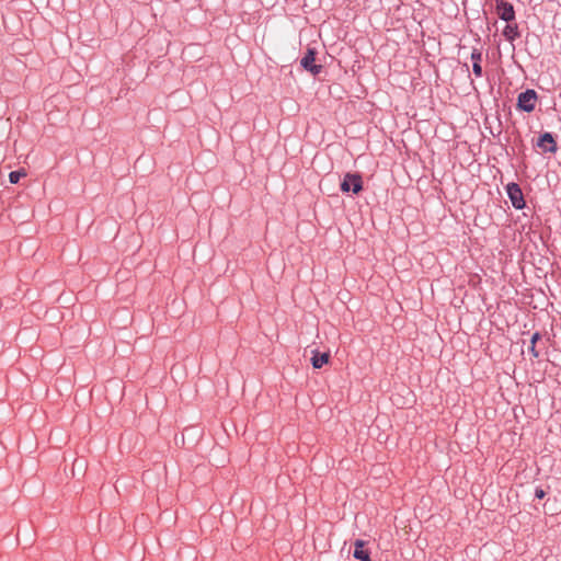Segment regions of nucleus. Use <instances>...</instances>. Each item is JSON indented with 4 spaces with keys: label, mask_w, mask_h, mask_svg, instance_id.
<instances>
[{
    "label": "nucleus",
    "mask_w": 561,
    "mask_h": 561,
    "mask_svg": "<svg viewBox=\"0 0 561 561\" xmlns=\"http://www.w3.org/2000/svg\"><path fill=\"white\" fill-rule=\"evenodd\" d=\"M363 176L360 173L347 172L341 182L340 188L343 193L352 192L354 195H358L364 188Z\"/></svg>",
    "instance_id": "obj_1"
},
{
    "label": "nucleus",
    "mask_w": 561,
    "mask_h": 561,
    "mask_svg": "<svg viewBox=\"0 0 561 561\" xmlns=\"http://www.w3.org/2000/svg\"><path fill=\"white\" fill-rule=\"evenodd\" d=\"M538 102V94L534 89H527L517 96L516 108L520 112L531 113Z\"/></svg>",
    "instance_id": "obj_2"
},
{
    "label": "nucleus",
    "mask_w": 561,
    "mask_h": 561,
    "mask_svg": "<svg viewBox=\"0 0 561 561\" xmlns=\"http://www.w3.org/2000/svg\"><path fill=\"white\" fill-rule=\"evenodd\" d=\"M506 192L514 208L520 210L526 207V201L519 184L515 182L508 183L506 185Z\"/></svg>",
    "instance_id": "obj_3"
},
{
    "label": "nucleus",
    "mask_w": 561,
    "mask_h": 561,
    "mask_svg": "<svg viewBox=\"0 0 561 561\" xmlns=\"http://www.w3.org/2000/svg\"><path fill=\"white\" fill-rule=\"evenodd\" d=\"M316 49L308 47L305 56L300 60L301 67L313 76H318L322 71V66L316 64Z\"/></svg>",
    "instance_id": "obj_4"
},
{
    "label": "nucleus",
    "mask_w": 561,
    "mask_h": 561,
    "mask_svg": "<svg viewBox=\"0 0 561 561\" xmlns=\"http://www.w3.org/2000/svg\"><path fill=\"white\" fill-rule=\"evenodd\" d=\"M495 12L502 21L513 22L516 19V11L513 3L505 0H496Z\"/></svg>",
    "instance_id": "obj_5"
},
{
    "label": "nucleus",
    "mask_w": 561,
    "mask_h": 561,
    "mask_svg": "<svg viewBox=\"0 0 561 561\" xmlns=\"http://www.w3.org/2000/svg\"><path fill=\"white\" fill-rule=\"evenodd\" d=\"M536 146L540 149L542 153H556L558 150L556 137L548 131L539 136Z\"/></svg>",
    "instance_id": "obj_6"
},
{
    "label": "nucleus",
    "mask_w": 561,
    "mask_h": 561,
    "mask_svg": "<svg viewBox=\"0 0 561 561\" xmlns=\"http://www.w3.org/2000/svg\"><path fill=\"white\" fill-rule=\"evenodd\" d=\"M502 35L507 42L512 44L522 36V32L516 19L513 20V22H506V25L502 31Z\"/></svg>",
    "instance_id": "obj_7"
},
{
    "label": "nucleus",
    "mask_w": 561,
    "mask_h": 561,
    "mask_svg": "<svg viewBox=\"0 0 561 561\" xmlns=\"http://www.w3.org/2000/svg\"><path fill=\"white\" fill-rule=\"evenodd\" d=\"M366 541L362 539H357L354 543V558L360 561H371L370 552L368 549H365Z\"/></svg>",
    "instance_id": "obj_8"
},
{
    "label": "nucleus",
    "mask_w": 561,
    "mask_h": 561,
    "mask_svg": "<svg viewBox=\"0 0 561 561\" xmlns=\"http://www.w3.org/2000/svg\"><path fill=\"white\" fill-rule=\"evenodd\" d=\"M312 357H311V364L313 366V368L316 369H319L321 368L323 365L328 364L329 360H330V353L325 352V353H320L319 351H313L312 352Z\"/></svg>",
    "instance_id": "obj_9"
},
{
    "label": "nucleus",
    "mask_w": 561,
    "mask_h": 561,
    "mask_svg": "<svg viewBox=\"0 0 561 561\" xmlns=\"http://www.w3.org/2000/svg\"><path fill=\"white\" fill-rule=\"evenodd\" d=\"M26 175V170L24 168H20L19 170L9 173V181L11 184H16L21 178H25Z\"/></svg>",
    "instance_id": "obj_10"
},
{
    "label": "nucleus",
    "mask_w": 561,
    "mask_h": 561,
    "mask_svg": "<svg viewBox=\"0 0 561 561\" xmlns=\"http://www.w3.org/2000/svg\"><path fill=\"white\" fill-rule=\"evenodd\" d=\"M471 60L474 62H482V51L478 48H473L471 51Z\"/></svg>",
    "instance_id": "obj_11"
},
{
    "label": "nucleus",
    "mask_w": 561,
    "mask_h": 561,
    "mask_svg": "<svg viewBox=\"0 0 561 561\" xmlns=\"http://www.w3.org/2000/svg\"><path fill=\"white\" fill-rule=\"evenodd\" d=\"M472 71H473V75H474L477 78L482 77L483 72H482V66H481V62H474V64H472Z\"/></svg>",
    "instance_id": "obj_12"
},
{
    "label": "nucleus",
    "mask_w": 561,
    "mask_h": 561,
    "mask_svg": "<svg viewBox=\"0 0 561 561\" xmlns=\"http://www.w3.org/2000/svg\"><path fill=\"white\" fill-rule=\"evenodd\" d=\"M542 337L541 333L540 332H535L533 335H531V339H530V344H534L536 345L538 341H540Z\"/></svg>",
    "instance_id": "obj_13"
},
{
    "label": "nucleus",
    "mask_w": 561,
    "mask_h": 561,
    "mask_svg": "<svg viewBox=\"0 0 561 561\" xmlns=\"http://www.w3.org/2000/svg\"><path fill=\"white\" fill-rule=\"evenodd\" d=\"M535 496H536V499L541 500V499H543L546 496V491L543 489H541V488H537L535 490Z\"/></svg>",
    "instance_id": "obj_14"
},
{
    "label": "nucleus",
    "mask_w": 561,
    "mask_h": 561,
    "mask_svg": "<svg viewBox=\"0 0 561 561\" xmlns=\"http://www.w3.org/2000/svg\"><path fill=\"white\" fill-rule=\"evenodd\" d=\"M529 353L531 354V356L534 358H538L539 357V351L537 350L536 345H534V344H530Z\"/></svg>",
    "instance_id": "obj_15"
},
{
    "label": "nucleus",
    "mask_w": 561,
    "mask_h": 561,
    "mask_svg": "<svg viewBox=\"0 0 561 561\" xmlns=\"http://www.w3.org/2000/svg\"><path fill=\"white\" fill-rule=\"evenodd\" d=\"M480 282H481V278H480V276L478 274L471 275V277L469 279V284L470 285H476V284H478Z\"/></svg>",
    "instance_id": "obj_16"
}]
</instances>
